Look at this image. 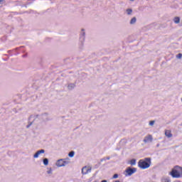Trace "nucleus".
Instances as JSON below:
<instances>
[{
    "label": "nucleus",
    "instance_id": "1",
    "mask_svg": "<svg viewBox=\"0 0 182 182\" xmlns=\"http://www.w3.org/2000/svg\"><path fill=\"white\" fill-rule=\"evenodd\" d=\"M151 166V158H145L144 159H140L138 162V166L142 170H146Z\"/></svg>",
    "mask_w": 182,
    "mask_h": 182
},
{
    "label": "nucleus",
    "instance_id": "2",
    "mask_svg": "<svg viewBox=\"0 0 182 182\" xmlns=\"http://www.w3.org/2000/svg\"><path fill=\"white\" fill-rule=\"evenodd\" d=\"M69 163H70V159L69 158L61 159L57 161L56 166L57 167H65V166H68Z\"/></svg>",
    "mask_w": 182,
    "mask_h": 182
},
{
    "label": "nucleus",
    "instance_id": "3",
    "mask_svg": "<svg viewBox=\"0 0 182 182\" xmlns=\"http://www.w3.org/2000/svg\"><path fill=\"white\" fill-rule=\"evenodd\" d=\"M178 168L180 172L176 169H173L170 172V174L173 177V178H180V177H182V168L178 167Z\"/></svg>",
    "mask_w": 182,
    "mask_h": 182
},
{
    "label": "nucleus",
    "instance_id": "4",
    "mask_svg": "<svg viewBox=\"0 0 182 182\" xmlns=\"http://www.w3.org/2000/svg\"><path fill=\"white\" fill-rule=\"evenodd\" d=\"M136 171H137V168L128 167L124 171V176L125 177H129L130 176H132V174H134Z\"/></svg>",
    "mask_w": 182,
    "mask_h": 182
},
{
    "label": "nucleus",
    "instance_id": "5",
    "mask_svg": "<svg viewBox=\"0 0 182 182\" xmlns=\"http://www.w3.org/2000/svg\"><path fill=\"white\" fill-rule=\"evenodd\" d=\"M36 119H39L40 120H42V122H49L50 120V118L49 117V115L48 113L42 114L41 115L37 114L36 115Z\"/></svg>",
    "mask_w": 182,
    "mask_h": 182
},
{
    "label": "nucleus",
    "instance_id": "6",
    "mask_svg": "<svg viewBox=\"0 0 182 182\" xmlns=\"http://www.w3.org/2000/svg\"><path fill=\"white\" fill-rule=\"evenodd\" d=\"M85 36H86V33L85 32V29L82 28L81 30V33L80 34V43L81 46H83V43L85 42Z\"/></svg>",
    "mask_w": 182,
    "mask_h": 182
},
{
    "label": "nucleus",
    "instance_id": "7",
    "mask_svg": "<svg viewBox=\"0 0 182 182\" xmlns=\"http://www.w3.org/2000/svg\"><path fill=\"white\" fill-rule=\"evenodd\" d=\"M92 167L87 168V166H83L81 170V173L83 176L88 174V173H91Z\"/></svg>",
    "mask_w": 182,
    "mask_h": 182
},
{
    "label": "nucleus",
    "instance_id": "8",
    "mask_svg": "<svg viewBox=\"0 0 182 182\" xmlns=\"http://www.w3.org/2000/svg\"><path fill=\"white\" fill-rule=\"evenodd\" d=\"M144 143H151L153 141V135L149 134L146 136L143 140Z\"/></svg>",
    "mask_w": 182,
    "mask_h": 182
},
{
    "label": "nucleus",
    "instance_id": "9",
    "mask_svg": "<svg viewBox=\"0 0 182 182\" xmlns=\"http://www.w3.org/2000/svg\"><path fill=\"white\" fill-rule=\"evenodd\" d=\"M76 87V85L75 83H70L68 86V90H73L75 87Z\"/></svg>",
    "mask_w": 182,
    "mask_h": 182
},
{
    "label": "nucleus",
    "instance_id": "10",
    "mask_svg": "<svg viewBox=\"0 0 182 182\" xmlns=\"http://www.w3.org/2000/svg\"><path fill=\"white\" fill-rule=\"evenodd\" d=\"M165 136H166V137L170 139V137H173V134H171V132H170L169 130H166L165 132Z\"/></svg>",
    "mask_w": 182,
    "mask_h": 182
},
{
    "label": "nucleus",
    "instance_id": "11",
    "mask_svg": "<svg viewBox=\"0 0 182 182\" xmlns=\"http://www.w3.org/2000/svg\"><path fill=\"white\" fill-rule=\"evenodd\" d=\"M136 21H137V18H136V17H133L131 19L129 23H130V25H134V23H136Z\"/></svg>",
    "mask_w": 182,
    "mask_h": 182
},
{
    "label": "nucleus",
    "instance_id": "12",
    "mask_svg": "<svg viewBox=\"0 0 182 182\" xmlns=\"http://www.w3.org/2000/svg\"><path fill=\"white\" fill-rule=\"evenodd\" d=\"M43 163L44 166H48V164H49V159H48L47 158L43 159Z\"/></svg>",
    "mask_w": 182,
    "mask_h": 182
},
{
    "label": "nucleus",
    "instance_id": "13",
    "mask_svg": "<svg viewBox=\"0 0 182 182\" xmlns=\"http://www.w3.org/2000/svg\"><path fill=\"white\" fill-rule=\"evenodd\" d=\"M173 22L174 23H180V17H175L173 18Z\"/></svg>",
    "mask_w": 182,
    "mask_h": 182
},
{
    "label": "nucleus",
    "instance_id": "14",
    "mask_svg": "<svg viewBox=\"0 0 182 182\" xmlns=\"http://www.w3.org/2000/svg\"><path fill=\"white\" fill-rule=\"evenodd\" d=\"M132 13H133V10L132 9H127V15H132Z\"/></svg>",
    "mask_w": 182,
    "mask_h": 182
},
{
    "label": "nucleus",
    "instance_id": "15",
    "mask_svg": "<svg viewBox=\"0 0 182 182\" xmlns=\"http://www.w3.org/2000/svg\"><path fill=\"white\" fill-rule=\"evenodd\" d=\"M131 166H136V159H133L130 161Z\"/></svg>",
    "mask_w": 182,
    "mask_h": 182
},
{
    "label": "nucleus",
    "instance_id": "16",
    "mask_svg": "<svg viewBox=\"0 0 182 182\" xmlns=\"http://www.w3.org/2000/svg\"><path fill=\"white\" fill-rule=\"evenodd\" d=\"M68 156L70 157H74L75 156V152L73 151H71L70 152H69Z\"/></svg>",
    "mask_w": 182,
    "mask_h": 182
},
{
    "label": "nucleus",
    "instance_id": "17",
    "mask_svg": "<svg viewBox=\"0 0 182 182\" xmlns=\"http://www.w3.org/2000/svg\"><path fill=\"white\" fill-rule=\"evenodd\" d=\"M162 182H171V180H170V178H165L162 180Z\"/></svg>",
    "mask_w": 182,
    "mask_h": 182
},
{
    "label": "nucleus",
    "instance_id": "18",
    "mask_svg": "<svg viewBox=\"0 0 182 182\" xmlns=\"http://www.w3.org/2000/svg\"><path fill=\"white\" fill-rule=\"evenodd\" d=\"M37 152H38V154H43V153H45V150L41 149V150L37 151Z\"/></svg>",
    "mask_w": 182,
    "mask_h": 182
},
{
    "label": "nucleus",
    "instance_id": "19",
    "mask_svg": "<svg viewBox=\"0 0 182 182\" xmlns=\"http://www.w3.org/2000/svg\"><path fill=\"white\" fill-rule=\"evenodd\" d=\"M33 157H34V159H38V157H39V154H38V151H37V153H36V154L33 155Z\"/></svg>",
    "mask_w": 182,
    "mask_h": 182
},
{
    "label": "nucleus",
    "instance_id": "20",
    "mask_svg": "<svg viewBox=\"0 0 182 182\" xmlns=\"http://www.w3.org/2000/svg\"><path fill=\"white\" fill-rule=\"evenodd\" d=\"M176 58H177V59H181L182 54L181 53H178V55H176Z\"/></svg>",
    "mask_w": 182,
    "mask_h": 182
},
{
    "label": "nucleus",
    "instance_id": "21",
    "mask_svg": "<svg viewBox=\"0 0 182 182\" xmlns=\"http://www.w3.org/2000/svg\"><path fill=\"white\" fill-rule=\"evenodd\" d=\"M48 174H52V168H50L48 171H47Z\"/></svg>",
    "mask_w": 182,
    "mask_h": 182
},
{
    "label": "nucleus",
    "instance_id": "22",
    "mask_svg": "<svg viewBox=\"0 0 182 182\" xmlns=\"http://www.w3.org/2000/svg\"><path fill=\"white\" fill-rule=\"evenodd\" d=\"M33 124V122H30L29 123V124H28L27 126H26V129H29V127H30V126H32V124Z\"/></svg>",
    "mask_w": 182,
    "mask_h": 182
},
{
    "label": "nucleus",
    "instance_id": "23",
    "mask_svg": "<svg viewBox=\"0 0 182 182\" xmlns=\"http://www.w3.org/2000/svg\"><path fill=\"white\" fill-rule=\"evenodd\" d=\"M119 177V175L117 173L114 174L112 178H117Z\"/></svg>",
    "mask_w": 182,
    "mask_h": 182
},
{
    "label": "nucleus",
    "instance_id": "24",
    "mask_svg": "<svg viewBox=\"0 0 182 182\" xmlns=\"http://www.w3.org/2000/svg\"><path fill=\"white\" fill-rule=\"evenodd\" d=\"M154 124V121H151L149 122V126H153Z\"/></svg>",
    "mask_w": 182,
    "mask_h": 182
},
{
    "label": "nucleus",
    "instance_id": "25",
    "mask_svg": "<svg viewBox=\"0 0 182 182\" xmlns=\"http://www.w3.org/2000/svg\"><path fill=\"white\" fill-rule=\"evenodd\" d=\"M100 161H106V158H102L100 159Z\"/></svg>",
    "mask_w": 182,
    "mask_h": 182
},
{
    "label": "nucleus",
    "instance_id": "26",
    "mask_svg": "<svg viewBox=\"0 0 182 182\" xmlns=\"http://www.w3.org/2000/svg\"><path fill=\"white\" fill-rule=\"evenodd\" d=\"M105 159L106 160H109L110 159V156H107Z\"/></svg>",
    "mask_w": 182,
    "mask_h": 182
},
{
    "label": "nucleus",
    "instance_id": "27",
    "mask_svg": "<svg viewBox=\"0 0 182 182\" xmlns=\"http://www.w3.org/2000/svg\"><path fill=\"white\" fill-rule=\"evenodd\" d=\"M156 147H160V144H157Z\"/></svg>",
    "mask_w": 182,
    "mask_h": 182
},
{
    "label": "nucleus",
    "instance_id": "28",
    "mask_svg": "<svg viewBox=\"0 0 182 182\" xmlns=\"http://www.w3.org/2000/svg\"><path fill=\"white\" fill-rule=\"evenodd\" d=\"M12 52V50H8V53H11Z\"/></svg>",
    "mask_w": 182,
    "mask_h": 182
},
{
    "label": "nucleus",
    "instance_id": "29",
    "mask_svg": "<svg viewBox=\"0 0 182 182\" xmlns=\"http://www.w3.org/2000/svg\"><path fill=\"white\" fill-rule=\"evenodd\" d=\"M181 26H182V20H181Z\"/></svg>",
    "mask_w": 182,
    "mask_h": 182
},
{
    "label": "nucleus",
    "instance_id": "30",
    "mask_svg": "<svg viewBox=\"0 0 182 182\" xmlns=\"http://www.w3.org/2000/svg\"><path fill=\"white\" fill-rule=\"evenodd\" d=\"M130 1H134V0H130Z\"/></svg>",
    "mask_w": 182,
    "mask_h": 182
}]
</instances>
